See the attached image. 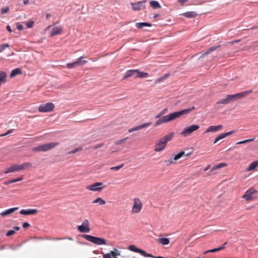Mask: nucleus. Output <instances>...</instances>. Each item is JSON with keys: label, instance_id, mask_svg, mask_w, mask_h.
Here are the masks:
<instances>
[{"label": "nucleus", "instance_id": "nucleus-48", "mask_svg": "<svg viewBox=\"0 0 258 258\" xmlns=\"http://www.w3.org/2000/svg\"><path fill=\"white\" fill-rule=\"evenodd\" d=\"M123 166V164H122L121 165H118L116 166L112 167L110 168V169L112 170H118L120 169H121Z\"/></svg>", "mask_w": 258, "mask_h": 258}, {"label": "nucleus", "instance_id": "nucleus-30", "mask_svg": "<svg viewBox=\"0 0 258 258\" xmlns=\"http://www.w3.org/2000/svg\"><path fill=\"white\" fill-rule=\"evenodd\" d=\"M150 5L153 9H158V8H161V6L159 4V3L157 1H150Z\"/></svg>", "mask_w": 258, "mask_h": 258}, {"label": "nucleus", "instance_id": "nucleus-14", "mask_svg": "<svg viewBox=\"0 0 258 258\" xmlns=\"http://www.w3.org/2000/svg\"><path fill=\"white\" fill-rule=\"evenodd\" d=\"M62 31V27L61 26H53L50 32V36H53L61 33Z\"/></svg>", "mask_w": 258, "mask_h": 258}, {"label": "nucleus", "instance_id": "nucleus-9", "mask_svg": "<svg viewBox=\"0 0 258 258\" xmlns=\"http://www.w3.org/2000/svg\"><path fill=\"white\" fill-rule=\"evenodd\" d=\"M103 183L102 182H95L94 183L91 184L86 187V188L89 190L93 191H100L104 187L102 186Z\"/></svg>", "mask_w": 258, "mask_h": 258}, {"label": "nucleus", "instance_id": "nucleus-33", "mask_svg": "<svg viewBox=\"0 0 258 258\" xmlns=\"http://www.w3.org/2000/svg\"><path fill=\"white\" fill-rule=\"evenodd\" d=\"M92 203L93 204H97V203H98L100 205H103L105 204V203H106L105 201L103 199H102L100 197H98L97 199H96L95 200H94L92 202Z\"/></svg>", "mask_w": 258, "mask_h": 258}, {"label": "nucleus", "instance_id": "nucleus-38", "mask_svg": "<svg viewBox=\"0 0 258 258\" xmlns=\"http://www.w3.org/2000/svg\"><path fill=\"white\" fill-rule=\"evenodd\" d=\"M22 179H23V177H19L17 179H11L7 182H5L4 183H5V184L7 185V184H9L10 183H12L16 182L17 181H21Z\"/></svg>", "mask_w": 258, "mask_h": 258}, {"label": "nucleus", "instance_id": "nucleus-5", "mask_svg": "<svg viewBox=\"0 0 258 258\" xmlns=\"http://www.w3.org/2000/svg\"><path fill=\"white\" fill-rule=\"evenodd\" d=\"M200 126L197 124H192L190 126L185 127L180 135L183 137H186L190 136L194 132L199 130Z\"/></svg>", "mask_w": 258, "mask_h": 258}, {"label": "nucleus", "instance_id": "nucleus-41", "mask_svg": "<svg viewBox=\"0 0 258 258\" xmlns=\"http://www.w3.org/2000/svg\"><path fill=\"white\" fill-rule=\"evenodd\" d=\"M254 140V138H252V139H250L245 140H243V141L237 142L236 143V144L238 145V144H245V143H247L253 141Z\"/></svg>", "mask_w": 258, "mask_h": 258}, {"label": "nucleus", "instance_id": "nucleus-34", "mask_svg": "<svg viewBox=\"0 0 258 258\" xmlns=\"http://www.w3.org/2000/svg\"><path fill=\"white\" fill-rule=\"evenodd\" d=\"M158 242L163 245H167L169 243V239L167 238H161L158 239Z\"/></svg>", "mask_w": 258, "mask_h": 258}, {"label": "nucleus", "instance_id": "nucleus-23", "mask_svg": "<svg viewBox=\"0 0 258 258\" xmlns=\"http://www.w3.org/2000/svg\"><path fill=\"white\" fill-rule=\"evenodd\" d=\"M20 170L29 169L32 167V164L29 162H26L22 164L19 165Z\"/></svg>", "mask_w": 258, "mask_h": 258}, {"label": "nucleus", "instance_id": "nucleus-26", "mask_svg": "<svg viewBox=\"0 0 258 258\" xmlns=\"http://www.w3.org/2000/svg\"><path fill=\"white\" fill-rule=\"evenodd\" d=\"M169 75H170L169 73H166V74H164V76L155 80V83L158 84L161 82H163L169 76Z\"/></svg>", "mask_w": 258, "mask_h": 258}, {"label": "nucleus", "instance_id": "nucleus-45", "mask_svg": "<svg viewBox=\"0 0 258 258\" xmlns=\"http://www.w3.org/2000/svg\"><path fill=\"white\" fill-rule=\"evenodd\" d=\"M127 139V138L126 137V138H125L124 139L116 141L115 142L114 144L116 145H120V144H123V143H125V141Z\"/></svg>", "mask_w": 258, "mask_h": 258}, {"label": "nucleus", "instance_id": "nucleus-35", "mask_svg": "<svg viewBox=\"0 0 258 258\" xmlns=\"http://www.w3.org/2000/svg\"><path fill=\"white\" fill-rule=\"evenodd\" d=\"M7 77V74L4 72H0V86L2 83L5 82Z\"/></svg>", "mask_w": 258, "mask_h": 258}, {"label": "nucleus", "instance_id": "nucleus-53", "mask_svg": "<svg viewBox=\"0 0 258 258\" xmlns=\"http://www.w3.org/2000/svg\"><path fill=\"white\" fill-rule=\"evenodd\" d=\"M103 144H99L94 146V149H97L98 148H101L103 146Z\"/></svg>", "mask_w": 258, "mask_h": 258}, {"label": "nucleus", "instance_id": "nucleus-27", "mask_svg": "<svg viewBox=\"0 0 258 258\" xmlns=\"http://www.w3.org/2000/svg\"><path fill=\"white\" fill-rule=\"evenodd\" d=\"M258 166V161H255L252 162L250 163L249 167L247 168L246 171H249L251 170H253L255 169V168Z\"/></svg>", "mask_w": 258, "mask_h": 258}, {"label": "nucleus", "instance_id": "nucleus-12", "mask_svg": "<svg viewBox=\"0 0 258 258\" xmlns=\"http://www.w3.org/2000/svg\"><path fill=\"white\" fill-rule=\"evenodd\" d=\"M252 91L251 90H249L247 91H245L240 93H237L233 95H231L232 99L233 101H235L236 99H240L244 98V97L247 96L249 94L251 93Z\"/></svg>", "mask_w": 258, "mask_h": 258}, {"label": "nucleus", "instance_id": "nucleus-19", "mask_svg": "<svg viewBox=\"0 0 258 258\" xmlns=\"http://www.w3.org/2000/svg\"><path fill=\"white\" fill-rule=\"evenodd\" d=\"M18 209V207L10 208V209H7L6 210L3 211L2 212H1L0 213V215L2 217H5L6 216H7V215L12 214L15 211H17Z\"/></svg>", "mask_w": 258, "mask_h": 258}, {"label": "nucleus", "instance_id": "nucleus-50", "mask_svg": "<svg viewBox=\"0 0 258 258\" xmlns=\"http://www.w3.org/2000/svg\"><path fill=\"white\" fill-rule=\"evenodd\" d=\"M34 22L33 21H29L26 23L27 28H32L33 26Z\"/></svg>", "mask_w": 258, "mask_h": 258}, {"label": "nucleus", "instance_id": "nucleus-15", "mask_svg": "<svg viewBox=\"0 0 258 258\" xmlns=\"http://www.w3.org/2000/svg\"><path fill=\"white\" fill-rule=\"evenodd\" d=\"M235 132L234 131H232L227 133H223L222 134L219 135L215 140L214 142H213L214 144H216L217 142H218L219 141L230 136L234 133Z\"/></svg>", "mask_w": 258, "mask_h": 258}, {"label": "nucleus", "instance_id": "nucleus-29", "mask_svg": "<svg viewBox=\"0 0 258 258\" xmlns=\"http://www.w3.org/2000/svg\"><path fill=\"white\" fill-rule=\"evenodd\" d=\"M184 16L187 18H195L197 16V14L195 12H187L182 14Z\"/></svg>", "mask_w": 258, "mask_h": 258}, {"label": "nucleus", "instance_id": "nucleus-6", "mask_svg": "<svg viewBox=\"0 0 258 258\" xmlns=\"http://www.w3.org/2000/svg\"><path fill=\"white\" fill-rule=\"evenodd\" d=\"M143 207L141 201L138 198L134 199L133 205L132 209V214H138L140 212Z\"/></svg>", "mask_w": 258, "mask_h": 258}, {"label": "nucleus", "instance_id": "nucleus-28", "mask_svg": "<svg viewBox=\"0 0 258 258\" xmlns=\"http://www.w3.org/2000/svg\"><path fill=\"white\" fill-rule=\"evenodd\" d=\"M82 56L78 58L76 61H75V63L76 66H82L86 64L87 62V60H82Z\"/></svg>", "mask_w": 258, "mask_h": 258}, {"label": "nucleus", "instance_id": "nucleus-22", "mask_svg": "<svg viewBox=\"0 0 258 258\" xmlns=\"http://www.w3.org/2000/svg\"><path fill=\"white\" fill-rule=\"evenodd\" d=\"M78 230L82 233H87L90 231L89 227H87L83 225H79L77 226Z\"/></svg>", "mask_w": 258, "mask_h": 258}, {"label": "nucleus", "instance_id": "nucleus-59", "mask_svg": "<svg viewBox=\"0 0 258 258\" xmlns=\"http://www.w3.org/2000/svg\"><path fill=\"white\" fill-rule=\"evenodd\" d=\"M13 131H14V129L9 130L7 131V134H11L13 132Z\"/></svg>", "mask_w": 258, "mask_h": 258}, {"label": "nucleus", "instance_id": "nucleus-36", "mask_svg": "<svg viewBox=\"0 0 258 258\" xmlns=\"http://www.w3.org/2000/svg\"><path fill=\"white\" fill-rule=\"evenodd\" d=\"M227 166V164L226 163H219L215 166H214L211 169L212 171H213V170H216V169H220L221 168H222V167H225Z\"/></svg>", "mask_w": 258, "mask_h": 258}, {"label": "nucleus", "instance_id": "nucleus-24", "mask_svg": "<svg viewBox=\"0 0 258 258\" xmlns=\"http://www.w3.org/2000/svg\"><path fill=\"white\" fill-rule=\"evenodd\" d=\"M148 76L149 75L147 73L140 72L139 70H137V75L135 76V78H147L148 77Z\"/></svg>", "mask_w": 258, "mask_h": 258}, {"label": "nucleus", "instance_id": "nucleus-32", "mask_svg": "<svg viewBox=\"0 0 258 258\" xmlns=\"http://www.w3.org/2000/svg\"><path fill=\"white\" fill-rule=\"evenodd\" d=\"M219 47V46H213V47H210L205 52L203 53L201 57H204V56H206V55H208L211 52L213 51L216 50Z\"/></svg>", "mask_w": 258, "mask_h": 258}, {"label": "nucleus", "instance_id": "nucleus-61", "mask_svg": "<svg viewBox=\"0 0 258 258\" xmlns=\"http://www.w3.org/2000/svg\"><path fill=\"white\" fill-rule=\"evenodd\" d=\"M13 228L15 230H19L20 229V227H18V226H15Z\"/></svg>", "mask_w": 258, "mask_h": 258}, {"label": "nucleus", "instance_id": "nucleus-57", "mask_svg": "<svg viewBox=\"0 0 258 258\" xmlns=\"http://www.w3.org/2000/svg\"><path fill=\"white\" fill-rule=\"evenodd\" d=\"M187 0H178V2L181 5L183 4Z\"/></svg>", "mask_w": 258, "mask_h": 258}, {"label": "nucleus", "instance_id": "nucleus-10", "mask_svg": "<svg viewBox=\"0 0 258 258\" xmlns=\"http://www.w3.org/2000/svg\"><path fill=\"white\" fill-rule=\"evenodd\" d=\"M257 192L256 190L250 188L245 192L242 196V198L244 199L246 201H249L254 198L253 195V194H256Z\"/></svg>", "mask_w": 258, "mask_h": 258}, {"label": "nucleus", "instance_id": "nucleus-47", "mask_svg": "<svg viewBox=\"0 0 258 258\" xmlns=\"http://www.w3.org/2000/svg\"><path fill=\"white\" fill-rule=\"evenodd\" d=\"M9 47V44H3L0 45V52H2L5 48Z\"/></svg>", "mask_w": 258, "mask_h": 258}, {"label": "nucleus", "instance_id": "nucleus-42", "mask_svg": "<svg viewBox=\"0 0 258 258\" xmlns=\"http://www.w3.org/2000/svg\"><path fill=\"white\" fill-rule=\"evenodd\" d=\"M168 111V109L167 108H165L163 109L161 111L159 112V113L156 116V118H159L160 116H162L164 114L166 113Z\"/></svg>", "mask_w": 258, "mask_h": 258}, {"label": "nucleus", "instance_id": "nucleus-63", "mask_svg": "<svg viewBox=\"0 0 258 258\" xmlns=\"http://www.w3.org/2000/svg\"><path fill=\"white\" fill-rule=\"evenodd\" d=\"M8 135H9V134H7V132L6 133H5L4 134L0 135V137H4Z\"/></svg>", "mask_w": 258, "mask_h": 258}, {"label": "nucleus", "instance_id": "nucleus-54", "mask_svg": "<svg viewBox=\"0 0 258 258\" xmlns=\"http://www.w3.org/2000/svg\"><path fill=\"white\" fill-rule=\"evenodd\" d=\"M68 239L70 240H73V238L72 237H69V238H53V240H60V239Z\"/></svg>", "mask_w": 258, "mask_h": 258}, {"label": "nucleus", "instance_id": "nucleus-37", "mask_svg": "<svg viewBox=\"0 0 258 258\" xmlns=\"http://www.w3.org/2000/svg\"><path fill=\"white\" fill-rule=\"evenodd\" d=\"M224 248V246H222L219 247L218 248H216L210 249V250H207V251H206L204 252V253L206 254V253H209V252H215L221 250L222 249H223Z\"/></svg>", "mask_w": 258, "mask_h": 258}, {"label": "nucleus", "instance_id": "nucleus-20", "mask_svg": "<svg viewBox=\"0 0 258 258\" xmlns=\"http://www.w3.org/2000/svg\"><path fill=\"white\" fill-rule=\"evenodd\" d=\"M137 70H128L126 72L125 75L123 76L122 79L123 80H124L128 78L133 77V76H134L135 77V76L137 75Z\"/></svg>", "mask_w": 258, "mask_h": 258}, {"label": "nucleus", "instance_id": "nucleus-7", "mask_svg": "<svg viewBox=\"0 0 258 258\" xmlns=\"http://www.w3.org/2000/svg\"><path fill=\"white\" fill-rule=\"evenodd\" d=\"M54 108V105L53 103L48 102L40 105L38 109L40 112H47L52 111Z\"/></svg>", "mask_w": 258, "mask_h": 258}, {"label": "nucleus", "instance_id": "nucleus-51", "mask_svg": "<svg viewBox=\"0 0 258 258\" xmlns=\"http://www.w3.org/2000/svg\"><path fill=\"white\" fill-rule=\"evenodd\" d=\"M138 130H139V128H138V126H137L136 127L130 128L128 130V132L129 133H132V132H133L134 131H138Z\"/></svg>", "mask_w": 258, "mask_h": 258}, {"label": "nucleus", "instance_id": "nucleus-58", "mask_svg": "<svg viewBox=\"0 0 258 258\" xmlns=\"http://www.w3.org/2000/svg\"><path fill=\"white\" fill-rule=\"evenodd\" d=\"M6 28H7V30L9 31L10 32H12V30H11V27L9 26V25H8L7 27H6Z\"/></svg>", "mask_w": 258, "mask_h": 258}, {"label": "nucleus", "instance_id": "nucleus-3", "mask_svg": "<svg viewBox=\"0 0 258 258\" xmlns=\"http://www.w3.org/2000/svg\"><path fill=\"white\" fill-rule=\"evenodd\" d=\"M58 145V142H50L34 147L32 150L34 152H46L55 148Z\"/></svg>", "mask_w": 258, "mask_h": 258}, {"label": "nucleus", "instance_id": "nucleus-56", "mask_svg": "<svg viewBox=\"0 0 258 258\" xmlns=\"http://www.w3.org/2000/svg\"><path fill=\"white\" fill-rule=\"evenodd\" d=\"M23 26L22 25H17V29L19 30H22L23 29Z\"/></svg>", "mask_w": 258, "mask_h": 258}, {"label": "nucleus", "instance_id": "nucleus-44", "mask_svg": "<svg viewBox=\"0 0 258 258\" xmlns=\"http://www.w3.org/2000/svg\"><path fill=\"white\" fill-rule=\"evenodd\" d=\"M9 11V8L8 7H5L3 8L1 11V14L2 15L5 14Z\"/></svg>", "mask_w": 258, "mask_h": 258}, {"label": "nucleus", "instance_id": "nucleus-25", "mask_svg": "<svg viewBox=\"0 0 258 258\" xmlns=\"http://www.w3.org/2000/svg\"><path fill=\"white\" fill-rule=\"evenodd\" d=\"M151 24L146 22L137 23L136 24V26L138 29H141L144 27H151Z\"/></svg>", "mask_w": 258, "mask_h": 258}, {"label": "nucleus", "instance_id": "nucleus-1", "mask_svg": "<svg viewBox=\"0 0 258 258\" xmlns=\"http://www.w3.org/2000/svg\"><path fill=\"white\" fill-rule=\"evenodd\" d=\"M195 109V107L192 106L190 108L183 109L177 112L171 113L167 115L158 119L155 122V126L159 125L162 123L171 121L174 119L179 118L182 115L187 114L191 111Z\"/></svg>", "mask_w": 258, "mask_h": 258}, {"label": "nucleus", "instance_id": "nucleus-17", "mask_svg": "<svg viewBox=\"0 0 258 258\" xmlns=\"http://www.w3.org/2000/svg\"><path fill=\"white\" fill-rule=\"evenodd\" d=\"M38 212L36 209H23L20 211V214L24 215H35Z\"/></svg>", "mask_w": 258, "mask_h": 258}, {"label": "nucleus", "instance_id": "nucleus-39", "mask_svg": "<svg viewBox=\"0 0 258 258\" xmlns=\"http://www.w3.org/2000/svg\"><path fill=\"white\" fill-rule=\"evenodd\" d=\"M184 154H185V152L184 151L180 152V153H179L178 154H177V155H176L174 156V157L173 158L174 160L176 161V160H178L181 157H182Z\"/></svg>", "mask_w": 258, "mask_h": 258}, {"label": "nucleus", "instance_id": "nucleus-13", "mask_svg": "<svg viewBox=\"0 0 258 258\" xmlns=\"http://www.w3.org/2000/svg\"><path fill=\"white\" fill-rule=\"evenodd\" d=\"M223 127L222 125H211L208 127L206 131L204 132V134H207L209 132H216L221 130Z\"/></svg>", "mask_w": 258, "mask_h": 258}, {"label": "nucleus", "instance_id": "nucleus-11", "mask_svg": "<svg viewBox=\"0 0 258 258\" xmlns=\"http://www.w3.org/2000/svg\"><path fill=\"white\" fill-rule=\"evenodd\" d=\"M146 3V1L145 0L137 3H131V5L134 11H139L145 8V4Z\"/></svg>", "mask_w": 258, "mask_h": 258}, {"label": "nucleus", "instance_id": "nucleus-2", "mask_svg": "<svg viewBox=\"0 0 258 258\" xmlns=\"http://www.w3.org/2000/svg\"><path fill=\"white\" fill-rule=\"evenodd\" d=\"M174 136V133L171 132L157 141L155 145L154 151L156 152L163 151L167 146V142L171 141Z\"/></svg>", "mask_w": 258, "mask_h": 258}, {"label": "nucleus", "instance_id": "nucleus-43", "mask_svg": "<svg viewBox=\"0 0 258 258\" xmlns=\"http://www.w3.org/2000/svg\"><path fill=\"white\" fill-rule=\"evenodd\" d=\"M151 124V122L145 123L141 125H138V128H139V130H141L145 127H148V126H150Z\"/></svg>", "mask_w": 258, "mask_h": 258}, {"label": "nucleus", "instance_id": "nucleus-40", "mask_svg": "<svg viewBox=\"0 0 258 258\" xmlns=\"http://www.w3.org/2000/svg\"><path fill=\"white\" fill-rule=\"evenodd\" d=\"M83 150V148L82 147H79L78 148H77L76 149H74V150H73L72 151H70V152H69L68 153V155H70V154H74L77 152H79V151H81Z\"/></svg>", "mask_w": 258, "mask_h": 258}, {"label": "nucleus", "instance_id": "nucleus-64", "mask_svg": "<svg viewBox=\"0 0 258 258\" xmlns=\"http://www.w3.org/2000/svg\"><path fill=\"white\" fill-rule=\"evenodd\" d=\"M29 3V1L28 0H26V1H24V5H27V4H28Z\"/></svg>", "mask_w": 258, "mask_h": 258}, {"label": "nucleus", "instance_id": "nucleus-49", "mask_svg": "<svg viewBox=\"0 0 258 258\" xmlns=\"http://www.w3.org/2000/svg\"><path fill=\"white\" fill-rule=\"evenodd\" d=\"M15 233V230H9L7 233H6L7 236H10L11 235H14Z\"/></svg>", "mask_w": 258, "mask_h": 258}, {"label": "nucleus", "instance_id": "nucleus-8", "mask_svg": "<svg viewBox=\"0 0 258 258\" xmlns=\"http://www.w3.org/2000/svg\"><path fill=\"white\" fill-rule=\"evenodd\" d=\"M128 249L131 251L138 252L140 253L141 255H142L144 256L145 257H154L153 255H152L151 254L147 253L145 251L140 249L138 248L136 245H131L128 246Z\"/></svg>", "mask_w": 258, "mask_h": 258}, {"label": "nucleus", "instance_id": "nucleus-52", "mask_svg": "<svg viewBox=\"0 0 258 258\" xmlns=\"http://www.w3.org/2000/svg\"><path fill=\"white\" fill-rule=\"evenodd\" d=\"M82 225L86 226L87 227H89V222L88 220L85 219L83 221L82 223Z\"/></svg>", "mask_w": 258, "mask_h": 258}, {"label": "nucleus", "instance_id": "nucleus-16", "mask_svg": "<svg viewBox=\"0 0 258 258\" xmlns=\"http://www.w3.org/2000/svg\"><path fill=\"white\" fill-rule=\"evenodd\" d=\"M120 252L116 248H114L113 250L109 253L104 254L103 255V258H111L112 256H119Z\"/></svg>", "mask_w": 258, "mask_h": 258}, {"label": "nucleus", "instance_id": "nucleus-62", "mask_svg": "<svg viewBox=\"0 0 258 258\" xmlns=\"http://www.w3.org/2000/svg\"><path fill=\"white\" fill-rule=\"evenodd\" d=\"M210 165H208V166H207V167L204 169V171H207V170L209 169V168H210Z\"/></svg>", "mask_w": 258, "mask_h": 258}, {"label": "nucleus", "instance_id": "nucleus-4", "mask_svg": "<svg viewBox=\"0 0 258 258\" xmlns=\"http://www.w3.org/2000/svg\"><path fill=\"white\" fill-rule=\"evenodd\" d=\"M82 237L86 240L98 245L107 244L106 240L103 238L95 237L90 235L84 234Z\"/></svg>", "mask_w": 258, "mask_h": 258}, {"label": "nucleus", "instance_id": "nucleus-18", "mask_svg": "<svg viewBox=\"0 0 258 258\" xmlns=\"http://www.w3.org/2000/svg\"><path fill=\"white\" fill-rule=\"evenodd\" d=\"M19 170H20L19 169V165L18 164H14L10 166V167L8 168L5 171V173L7 174L9 173L18 171Z\"/></svg>", "mask_w": 258, "mask_h": 258}, {"label": "nucleus", "instance_id": "nucleus-55", "mask_svg": "<svg viewBox=\"0 0 258 258\" xmlns=\"http://www.w3.org/2000/svg\"><path fill=\"white\" fill-rule=\"evenodd\" d=\"M30 226V224L27 223V222H24L23 224V227L24 228H28Z\"/></svg>", "mask_w": 258, "mask_h": 258}, {"label": "nucleus", "instance_id": "nucleus-60", "mask_svg": "<svg viewBox=\"0 0 258 258\" xmlns=\"http://www.w3.org/2000/svg\"><path fill=\"white\" fill-rule=\"evenodd\" d=\"M168 162V163H167V165L171 164L173 163L172 160H169L168 161H166V162Z\"/></svg>", "mask_w": 258, "mask_h": 258}, {"label": "nucleus", "instance_id": "nucleus-31", "mask_svg": "<svg viewBox=\"0 0 258 258\" xmlns=\"http://www.w3.org/2000/svg\"><path fill=\"white\" fill-rule=\"evenodd\" d=\"M22 74V72L19 68H17L13 70L10 74V77L13 78L16 75H20Z\"/></svg>", "mask_w": 258, "mask_h": 258}, {"label": "nucleus", "instance_id": "nucleus-46", "mask_svg": "<svg viewBox=\"0 0 258 258\" xmlns=\"http://www.w3.org/2000/svg\"><path fill=\"white\" fill-rule=\"evenodd\" d=\"M76 66V65L75 61L72 63H68L67 64V67L69 69H73L75 68Z\"/></svg>", "mask_w": 258, "mask_h": 258}, {"label": "nucleus", "instance_id": "nucleus-21", "mask_svg": "<svg viewBox=\"0 0 258 258\" xmlns=\"http://www.w3.org/2000/svg\"><path fill=\"white\" fill-rule=\"evenodd\" d=\"M232 101H233V100L231 95H227L225 98L222 99L220 101L217 102V104L221 103L223 104H227Z\"/></svg>", "mask_w": 258, "mask_h": 258}]
</instances>
